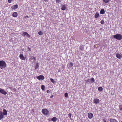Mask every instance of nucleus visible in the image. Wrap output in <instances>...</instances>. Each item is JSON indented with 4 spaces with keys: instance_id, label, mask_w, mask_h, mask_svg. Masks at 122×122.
Returning <instances> with one entry per match:
<instances>
[{
    "instance_id": "72a5a7b5",
    "label": "nucleus",
    "mask_w": 122,
    "mask_h": 122,
    "mask_svg": "<svg viewBox=\"0 0 122 122\" xmlns=\"http://www.w3.org/2000/svg\"><path fill=\"white\" fill-rule=\"evenodd\" d=\"M68 115L69 117L70 118V119L71 120L72 119H71V114L70 113H69L68 114Z\"/></svg>"
},
{
    "instance_id": "0eeeda50",
    "label": "nucleus",
    "mask_w": 122,
    "mask_h": 122,
    "mask_svg": "<svg viewBox=\"0 0 122 122\" xmlns=\"http://www.w3.org/2000/svg\"><path fill=\"white\" fill-rule=\"evenodd\" d=\"M88 117L90 119L92 118L93 117V114L92 113H89L88 115Z\"/></svg>"
},
{
    "instance_id": "1a4fd4ad",
    "label": "nucleus",
    "mask_w": 122,
    "mask_h": 122,
    "mask_svg": "<svg viewBox=\"0 0 122 122\" xmlns=\"http://www.w3.org/2000/svg\"><path fill=\"white\" fill-rule=\"evenodd\" d=\"M18 8V5H13L11 7V8L13 10H14Z\"/></svg>"
},
{
    "instance_id": "c9c22d12",
    "label": "nucleus",
    "mask_w": 122,
    "mask_h": 122,
    "mask_svg": "<svg viewBox=\"0 0 122 122\" xmlns=\"http://www.w3.org/2000/svg\"><path fill=\"white\" fill-rule=\"evenodd\" d=\"M101 23L102 24H103L104 23V21L103 20H102L101 21Z\"/></svg>"
},
{
    "instance_id": "4c0bfd02",
    "label": "nucleus",
    "mask_w": 122,
    "mask_h": 122,
    "mask_svg": "<svg viewBox=\"0 0 122 122\" xmlns=\"http://www.w3.org/2000/svg\"><path fill=\"white\" fill-rule=\"evenodd\" d=\"M28 51H31V49L29 47H28Z\"/></svg>"
},
{
    "instance_id": "423d86ee",
    "label": "nucleus",
    "mask_w": 122,
    "mask_h": 122,
    "mask_svg": "<svg viewBox=\"0 0 122 122\" xmlns=\"http://www.w3.org/2000/svg\"><path fill=\"white\" fill-rule=\"evenodd\" d=\"M0 92L2 94L5 95L7 94V92L3 89H1L0 90Z\"/></svg>"
},
{
    "instance_id": "f03ea898",
    "label": "nucleus",
    "mask_w": 122,
    "mask_h": 122,
    "mask_svg": "<svg viewBox=\"0 0 122 122\" xmlns=\"http://www.w3.org/2000/svg\"><path fill=\"white\" fill-rule=\"evenodd\" d=\"M6 65L5 62L4 61H0V67L1 69L6 67Z\"/></svg>"
},
{
    "instance_id": "473e14b6",
    "label": "nucleus",
    "mask_w": 122,
    "mask_h": 122,
    "mask_svg": "<svg viewBox=\"0 0 122 122\" xmlns=\"http://www.w3.org/2000/svg\"><path fill=\"white\" fill-rule=\"evenodd\" d=\"M27 33L26 32H24L23 33V35L24 36H25L27 34Z\"/></svg>"
},
{
    "instance_id": "ddd939ff",
    "label": "nucleus",
    "mask_w": 122,
    "mask_h": 122,
    "mask_svg": "<svg viewBox=\"0 0 122 122\" xmlns=\"http://www.w3.org/2000/svg\"><path fill=\"white\" fill-rule=\"evenodd\" d=\"M57 118L56 117H54L51 119V120L54 122H56L57 120Z\"/></svg>"
},
{
    "instance_id": "4468645a",
    "label": "nucleus",
    "mask_w": 122,
    "mask_h": 122,
    "mask_svg": "<svg viewBox=\"0 0 122 122\" xmlns=\"http://www.w3.org/2000/svg\"><path fill=\"white\" fill-rule=\"evenodd\" d=\"M36 60V57H35L34 56H32L31 57V58H30V60L31 61V60L34 61V60Z\"/></svg>"
},
{
    "instance_id": "f8f14e48",
    "label": "nucleus",
    "mask_w": 122,
    "mask_h": 122,
    "mask_svg": "<svg viewBox=\"0 0 122 122\" xmlns=\"http://www.w3.org/2000/svg\"><path fill=\"white\" fill-rule=\"evenodd\" d=\"M110 121V122H118L116 120L114 119L111 118Z\"/></svg>"
},
{
    "instance_id": "f704fd0d",
    "label": "nucleus",
    "mask_w": 122,
    "mask_h": 122,
    "mask_svg": "<svg viewBox=\"0 0 122 122\" xmlns=\"http://www.w3.org/2000/svg\"><path fill=\"white\" fill-rule=\"evenodd\" d=\"M14 0H8V2L9 3H11L12 1H13Z\"/></svg>"
},
{
    "instance_id": "79ce46f5",
    "label": "nucleus",
    "mask_w": 122,
    "mask_h": 122,
    "mask_svg": "<svg viewBox=\"0 0 122 122\" xmlns=\"http://www.w3.org/2000/svg\"><path fill=\"white\" fill-rule=\"evenodd\" d=\"M48 0H44V1L45 2H47V1H48Z\"/></svg>"
},
{
    "instance_id": "a878e982",
    "label": "nucleus",
    "mask_w": 122,
    "mask_h": 122,
    "mask_svg": "<svg viewBox=\"0 0 122 122\" xmlns=\"http://www.w3.org/2000/svg\"><path fill=\"white\" fill-rule=\"evenodd\" d=\"M3 118V115L2 113H0V120H1Z\"/></svg>"
},
{
    "instance_id": "ea45409f",
    "label": "nucleus",
    "mask_w": 122,
    "mask_h": 122,
    "mask_svg": "<svg viewBox=\"0 0 122 122\" xmlns=\"http://www.w3.org/2000/svg\"><path fill=\"white\" fill-rule=\"evenodd\" d=\"M50 92V91L49 90H47V93H49V92Z\"/></svg>"
},
{
    "instance_id": "f3484780",
    "label": "nucleus",
    "mask_w": 122,
    "mask_h": 122,
    "mask_svg": "<svg viewBox=\"0 0 122 122\" xmlns=\"http://www.w3.org/2000/svg\"><path fill=\"white\" fill-rule=\"evenodd\" d=\"M99 16V14L98 13H96L95 15V17L96 18H97Z\"/></svg>"
},
{
    "instance_id": "20e7f679",
    "label": "nucleus",
    "mask_w": 122,
    "mask_h": 122,
    "mask_svg": "<svg viewBox=\"0 0 122 122\" xmlns=\"http://www.w3.org/2000/svg\"><path fill=\"white\" fill-rule=\"evenodd\" d=\"M37 78L39 80H43L44 79V76L41 75H40L39 76H37Z\"/></svg>"
},
{
    "instance_id": "e433bc0d",
    "label": "nucleus",
    "mask_w": 122,
    "mask_h": 122,
    "mask_svg": "<svg viewBox=\"0 0 122 122\" xmlns=\"http://www.w3.org/2000/svg\"><path fill=\"white\" fill-rule=\"evenodd\" d=\"M26 36L27 37H30V35L28 33H27V34Z\"/></svg>"
},
{
    "instance_id": "aec40b11",
    "label": "nucleus",
    "mask_w": 122,
    "mask_h": 122,
    "mask_svg": "<svg viewBox=\"0 0 122 122\" xmlns=\"http://www.w3.org/2000/svg\"><path fill=\"white\" fill-rule=\"evenodd\" d=\"M3 114L4 115H6L7 114V111L5 109L3 110Z\"/></svg>"
},
{
    "instance_id": "cd10ccee",
    "label": "nucleus",
    "mask_w": 122,
    "mask_h": 122,
    "mask_svg": "<svg viewBox=\"0 0 122 122\" xmlns=\"http://www.w3.org/2000/svg\"><path fill=\"white\" fill-rule=\"evenodd\" d=\"M90 79L91 80V82L92 83L94 82L95 80L93 78H92Z\"/></svg>"
},
{
    "instance_id": "bb28decb",
    "label": "nucleus",
    "mask_w": 122,
    "mask_h": 122,
    "mask_svg": "<svg viewBox=\"0 0 122 122\" xmlns=\"http://www.w3.org/2000/svg\"><path fill=\"white\" fill-rule=\"evenodd\" d=\"M62 0H56V2L57 3H59L61 2Z\"/></svg>"
},
{
    "instance_id": "c85d7f7f",
    "label": "nucleus",
    "mask_w": 122,
    "mask_h": 122,
    "mask_svg": "<svg viewBox=\"0 0 122 122\" xmlns=\"http://www.w3.org/2000/svg\"><path fill=\"white\" fill-rule=\"evenodd\" d=\"M104 2L105 3H107L109 1V0H103Z\"/></svg>"
},
{
    "instance_id": "9d476101",
    "label": "nucleus",
    "mask_w": 122,
    "mask_h": 122,
    "mask_svg": "<svg viewBox=\"0 0 122 122\" xmlns=\"http://www.w3.org/2000/svg\"><path fill=\"white\" fill-rule=\"evenodd\" d=\"M116 56L118 58L120 59L121 58L122 56V55L119 54L118 53H117L116 54Z\"/></svg>"
},
{
    "instance_id": "393cba45",
    "label": "nucleus",
    "mask_w": 122,
    "mask_h": 122,
    "mask_svg": "<svg viewBox=\"0 0 122 122\" xmlns=\"http://www.w3.org/2000/svg\"><path fill=\"white\" fill-rule=\"evenodd\" d=\"M50 81H51L53 83H55V81L52 78H51L50 79Z\"/></svg>"
},
{
    "instance_id": "a211bd4d",
    "label": "nucleus",
    "mask_w": 122,
    "mask_h": 122,
    "mask_svg": "<svg viewBox=\"0 0 122 122\" xmlns=\"http://www.w3.org/2000/svg\"><path fill=\"white\" fill-rule=\"evenodd\" d=\"M119 108L120 111H122V105H120L119 106Z\"/></svg>"
},
{
    "instance_id": "dca6fc26",
    "label": "nucleus",
    "mask_w": 122,
    "mask_h": 122,
    "mask_svg": "<svg viewBox=\"0 0 122 122\" xmlns=\"http://www.w3.org/2000/svg\"><path fill=\"white\" fill-rule=\"evenodd\" d=\"M61 10H64L66 9V7L64 5H62L61 8Z\"/></svg>"
},
{
    "instance_id": "f257e3e1",
    "label": "nucleus",
    "mask_w": 122,
    "mask_h": 122,
    "mask_svg": "<svg viewBox=\"0 0 122 122\" xmlns=\"http://www.w3.org/2000/svg\"><path fill=\"white\" fill-rule=\"evenodd\" d=\"M113 38L117 40L120 41L122 39V35L120 34H117L113 36Z\"/></svg>"
},
{
    "instance_id": "412c9836",
    "label": "nucleus",
    "mask_w": 122,
    "mask_h": 122,
    "mask_svg": "<svg viewBox=\"0 0 122 122\" xmlns=\"http://www.w3.org/2000/svg\"><path fill=\"white\" fill-rule=\"evenodd\" d=\"M39 66L38 65V63H37L36 64V65L35 66V69H37L38 68Z\"/></svg>"
},
{
    "instance_id": "6e6552de",
    "label": "nucleus",
    "mask_w": 122,
    "mask_h": 122,
    "mask_svg": "<svg viewBox=\"0 0 122 122\" xmlns=\"http://www.w3.org/2000/svg\"><path fill=\"white\" fill-rule=\"evenodd\" d=\"M20 59L22 60H25V59L22 54H20L19 56Z\"/></svg>"
},
{
    "instance_id": "5701e85b",
    "label": "nucleus",
    "mask_w": 122,
    "mask_h": 122,
    "mask_svg": "<svg viewBox=\"0 0 122 122\" xmlns=\"http://www.w3.org/2000/svg\"><path fill=\"white\" fill-rule=\"evenodd\" d=\"M91 81V80L90 79H88V80H86L85 81V83H87L88 82H89Z\"/></svg>"
},
{
    "instance_id": "6ab92c4d",
    "label": "nucleus",
    "mask_w": 122,
    "mask_h": 122,
    "mask_svg": "<svg viewBox=\"0 0 122 122\" xmlns=\"http://www.w3.org/2000/svg\"><path fill=\"white\" fill-rule=\"evenodd\" d=\"M80 49L81 50V51H83L84 50V46L83 45L80 46L79 47Z\"/></svg>"
},
{
    "instance_id": "4be33fe9",
    "label": "nucleus",
    "mask_w": 122,
    "mask_h": 122,
    "mask_svg": "<svg viewBox=\"0 0 122 122\" xmlns=\"http://www.w3.org/2000/svg\"><path fill=\"white\" fill-rule=\"evenodd\" d=\"M98 90L101 92L102 91L103 88L101 87H99L98 88Z\"/></svg>"
},
{
    "instance_id": "39448f33",
    "label": "nucleus",
    "mask_w": 122,
    "mask_h": 122,
    "mask_svg": "<svg viewBox=\"0 0 122 122\" xmlns=\"http://www.w3.org/2000/svg\"><path fill=\"white\" fill-rule=\"evenodd\" d=\"M93 102L95 104L98 103L100 102L99 100L98 99H95L93 100Z\"/></svg>"
},
{
    "instance_id": "c03bdc74",
    "label": "nucleus",
    "mask_w": 122,
    "mask_h": 122,
    "mask_svg": "<svg viewBox=\"0 0 122 122\" xmlns=\"http://www.w3.org/2000/svg\"><path fill=\"white\" fill-rule=\"evenodd\" d=\"M121 122H122V121Z\"/></svg>"
},
{
    "instance_id": "58836bf2",
    "label": "nucleus",
    "mask_w": 122,
    "mask_h": 122,
    "mask_svg": "<svg viewBox=\"0 0 122 122\" xmlns=\"http://www.w3.org/2000/svg\"><path fill=\"white\" fill-rule=\"evenodd\" d=\"M103 122H107L105 120V119H103Z\"/></svg>"
},
{
    "instance_id": "7c9ffc66",
    "label": "nucleus",
    "mask_w": 122,
    "mask_h": 122,
    "mask_svg": "<svg viewBox=\"0 0 122 122\" xmlns=\"http://www.w3.org/2000/svg\"><path fill=\"white\" fill-rule=\"evenodd\" d=\"M68 94L67 93H66L65 94V96L67 98L68 97Z\"/></svg>"
},
{
    "instance_id": "37998d69",
    "label": "nucleus",
    "mask_w": 122,
    "mask_h": 122,
    "mask_svg": "<svg viewBox=\"0 0 122 122\" xmlns=\"http://www.w3.org/2000/svg\"><path fill=\"white\" fill-rule=\"evenodd\" d=\"M25 17H25L26 18H28V16L27 15Z\"/></svg>"
},
{
    "instance_id": "a19ab883",
    "label": "nucleus",
    "mask_w": 122,
    "mask_h": 122,
    "mask_svg": "<svg viewBox=\"0 0 122 122\" xmlns=\"http://www.w3.org/2000/svg\"><path fill=\"white\" fill-rule=\"evenodd\" d=\"M53 97V95H51L50 96V98H52Z\"/></svg>"
},
{
    "instance_id": "9b49d317",
    "label": "nucleus",
    "mask_w": 122,
    "mask_h": 122,
    "mask_svg": "<svg viewBox=\"0 0 122 122\" xmlns=\"http://www.w3.org/2000/svg\"><path fill=\"white\" fill-rule=\"evenodd\" d=\"M12 16L14 17H16L18 15V14L16 12H14L12 15Z\"/></svg>"
},
{
    "instance_id": "2f4dec72",
    "label": "nucleus",
    "mask_w": 122,
    "mask_h": 122,
    "mask_svg": "<svg viewBox=\"0 0 122 122\" xmlns=\"http://www.w3.org/2000/svg\"><path fill=\"white\" fill-rule=\"evenodd\" d=\"M69 65L71 67L73 65V63L71 62H70V64H69Z\"/></svg>"
},
{
    "instance_id": "c756f323",
    "label": "nucleus",
    "mask_w": 122,
    "mask_h": 122,
    "mask_svg": "<svg viewBox=\"0 0 122 122\" xmlns=\"http://www.w3.org/2000/svg\"><path fill=\"white\" fill-rule=\"evenodd\" d=\"M38 34L39 35H42L43 33L41 31H40L38 32Z\"/></svg>"
},
{
    "instance_id": "2eb2a0df",
    "label": "nucleus",
    "mask_w": 122,
    "mask_h": 122,
    "mask_svg": "<svg viewBox=\"0 0 122 122\" xmlns=\"http://www.w3.org/2000/svg\"><path fill=\"white\" fill-rule=\"evenodd\" d=\"M105 13V11L103 9H102L100 11V14H104Z\"/></svg>"
},
{
    "instance_id": "b1692460",
    "label": "nucleus",
    "mask_w": 122,
    "mask_h": 122,
    "mask_svg": "<svg viewBox=\"0 0 122 122\" xmlns=\"http://www.w3.org/2000/svg\"><path fill=\"white\" fill-rule=\"evenodd\" d=\"M41 87L42 90L43 91L45 90V86L44 85H43L41 86Z\"/></svg>"
},
{
    "instance_id": "7ed1b4c3",
    "label": "nucleus",
    "mask_w": 122,
    "mask_h": 122,
    "mask_svg": "<svg viewBox=\"0 0 122 122\" xmlns=\"http://www.w3.org/2000/svg\"><path fill=\"white\" fill-rule=\"evenodd\" d=\"M42 112L45 115H48L49 114V111L46 109H43L42 110Z\"/></svg>"
}]
</instances>
